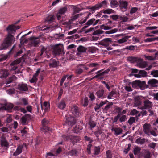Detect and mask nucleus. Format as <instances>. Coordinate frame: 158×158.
<instances>
[{
  "label": "nucleus",
  "mask_w": 158,
  "mask_h": 158,
  "mask_svg": "<svg viewBox=\"0 0 158 158\" xmlns=\"http://www.w3.org/2000/svg\"><path fill=\"white\" fill-rule=\"evenodd\" d=\"M127 60L131 63H140L142 60L141 58L132 56L128 57Z\"/></svg>",
  "instance_id": "ddd939ff"
},
{
  "label": "nucleus",
  "mask_w": 158,
  "mask_h": 158,
  "mask_svg": "<svg viewBox=\"0 0 158 158\" xmlns=\"http://www.w3.org/2000/svg\"><path fill=\"white\" fill-rule=\"evenodd\" d=\"M28 99L27 98H21L19 102H17L16 104L18 105L26 106L28 104Z\"/></svg>",
  "instance_id": "1a4fd4ad"
},
{
  "label": "nucleus",
  "mask_w": 158,
  "mask_h": 158,
  "mask_svg": "<svg viewBox=\"0 0 158 158\" xmlns=\"http://www.w3.org/2000/svg\"><path fill=\"white\" fill-rule=\"evenodd\" d=\"M143 106L140 108L141 110L149 109L152 107V102L148 99L145 100L143 102Z\"/></svg>",
  "instance_id": "39448f33"
},
{
  "label": "nucleus",
  "mask_w": 158,
  "mask_h": 158,
  "mask_svg": "<svg viewBox=\"0 0 158 158\" xmlns=\"http://www.w3.org/2000/svg\"><path fill=\"white\" fill-rule=\"evenodd\" d=\"M144 99V98L142 96H140L135 97V106H138L142 103V100Z\"/></svg>",
  "instance_id": "f8f14e48"
},
{
  "label": "nucleus",
  "mask_w": 158,
  "mask_h": 158,
  "mask_svg": "<svg viewBox=\"0 0 158 158\" xmlns=\"http://www.w3.org/2000/svg\"><path fill=\"white\" fill-rule=\"evenodd\" d=\"M68 155L71 156H75L77 155L78 152L75 150H71L68 152Z\"/></svg>",
  "instance_id": "ea45409f"
},
{
  "label": "nucleus",
  "mask_w": 158,
  "mask_h": 158,
  "mask_svg": "<svg viewBox=\"0 0 158 158\" xmlns=\"http://www.w3.org/2000/svg\"><path fill=\"white\" fill-rule=\"evenodd\" d=\"M65 101L64 100H61L57 104V107L60 109H64L66 106Z\"/></svg>",
  "instance_id": "4be33fe9"
},
{
  "label": "nucleus",
  "mask_w": 158,
  "mask_h": 158,
  "mask_svg": "<svg viewBox=\"0 0 158 158\" xmlns=\"http://www.w3.org/2000/svg\"><path fill=\"white\" fill-rule=\"evenodd\" d=\"M138 10V8L137 7H132L131 8L130 11V13L131 14H132L135 12H136L137 10Z\"/></svg>",
  "instance_id": "69168bd1"
},
{
  "label": "nucleus",
  "mask_w": 158,
  "mask_h": 158,
  "mask_svg": "<svg viewBox=\"0 0 158 158\" xmlns=\"http://www.w3.org/2000/svg\"><path fill=\"white\" fill-rule=\"evenodd\" d=\"M99 21V20H96L94 19H92L88 21L85 25L83 27V28H86L89 26L91 25H93L94 26L95 25L98 23Z\"/></svg>",
  "instance_id": "6e6552de"
},
{
  "label": "nucleus",
  "mask_w": 158,
  "mask_h": 158,
  "mask_svg": "<svg viewBox=\"0 0 158 158\" xmlns=\"http://www.w3.org/2000/svg\"><path fill=\"white\" fill-rule=\"evenodd\" d=\"M71 111L74 115L75 117L79 116V111L78 107L75 106H73L71 107Z\"/></svg>",
  "instance_id": "a211bd4d"
},
{
  "label": "nucleus",
  "mask_w": 158,
  "mask_h": 158,
  "mask_svg": "<svg viewBox=\"0 0 158 158\" xmlns=\"http://www.w3.org/2000/svg\"><path fill=\"white\" fill-rule=\"evenodd\" d=\"M47 48H45L44 47L42 46V48L41 49V53L40 54V56H41L43 53L44 52H45V53L47 55Z\"/></svg>",
  "instance_id": "bf43d9fd"
},
{
  "label": "nucleus",
  "mask_w": 158,
  "mask_h": 158,
  "mask_svg": "<svg viewBox=\"0 0 158 158\" xmlns=\"http://www.w3.org/2000/svg\"><path fill=\"white\" fill-rule=\"evenodd\" d=\"M103 13L105 14H110L114 13V11L112 9L108 8L104 10L103 11Z\"/></svg>",
  "instance_id": "a19ab883"
},
{
  "label": "nucleus",
  "mask_w": 158,
  "mask_h": 158,
  "mask_svg": "<svg viewBox=\"0 0 158 158\" xmlns=\"http://www.w3.org/2000/svg\"><path fill=\"white\" fill-rule=\"evenodd\" d=\"M73 15H74L76 13H79L81 10L80 8L76 6H74L73 8Z\"/></svg>",
  "instance_id": "49530a36"
},
{
  "label": "nucleus",
  "mask_w": 158,
  "mask_h": 158,
  "mask_svg": "<svg viewBox=\"0 0 158 158\" xmlns=\"http://www.w3.org/2000/svg\"><path fill=\"white\" fill-rule=\"evenodd\" d=\"M100 148L99 147H95L94 148V154L97 155L99 154Z\"/></svg>",
  "instance_id": "774afa93"
},
{
  "label": "nucleus",
  "mask_w": 158,
  "mask_h": 158,
  "mask_svg": "<svg viewBox=\"0 0 158 158\" xmlns=\"http://www.w3.org/2000/svg\"><path fill=\"white\" fill-rule=\"evenodd\" d=\"M127 116L125 115H123L119 118V121L121 122H124L127 119Z\"/></svg>",
  "instance_id": "6e6d98bb"
},
{
  "label": "nucleus",
  "mask_w": 158,
  "mask_h": 158,
  "mask_svg": "<svg viewBox=\"0 0 158 158\" xmlns=\"http://www.w3.org/2000/svg\"><path fill=\"white\" fill-rule=\"evenodd\" d=\"M54 19V18L53 15H50L46 18L45 21L48 23H50Z\"/></svg>",
  "instance_id": "4c0bfd02"
},
{
  "label": "nucleus",
  "mask_w": 158,
  "mask_h": 158,
  "mask_svg": "<svg viewBox=\"0 0 158 158\" xmlns=\"http://www.w3.org/2000/svg\"><path fill=\"white\" fill-rule=\"evenodd\" d=\"M49 122L46 119H43L42 122V124L43 126L41 130L42 131H49L50 128L46 126V125L48 124Z\"/></svg>",
  "instance_id": "2eb2a0df"
},
{
  "label": "nucleus",
  "mask_w": 158,
  "mask_h": 158,
  "mask_svg": "<svg viewBox=\"0 0 158 158\" xmlns=\"http://www.w3.org/2000/svg\"><path fill=\"white\" fill-rule=\"evenodd\" d=\"M106 158H112V154L110 151L109 150L107 151L106 152Z\"/></svg>",
  "instance_id": "5fc2aeb1"
},
{
  "label": "nucleus",
  "mask_w": 158,
  "mask_h": 158,
  "mask_svg": "<svg viewBox=\"0 0 158 158\" xmlns=\"http://www.w3.org/2000/svg\"><path fill=\"white\" fill-rule=\"evenodd\" d=\"M23 147L22 145H19L18 146L15 152L14 153L13 155L16 156L21 153L22 152V148Z\"/></svg>",
  "instance_id": "bb28decb"
},
{
  "label": "nucleus",
  "mask_w": 158,
  "mask_h": 158,
  "mask_svg": "<svg viewBox=\"0 0 158 158\" xmlns=\"http://www.w3.org/2000/svg\"><path fill=\"white\" fill-rule=\"evenodd\" d=\"M110 70L109 69H108L103 72L102 70L98 71L97 73L98 74L96 75V76H95L94 77L98 78L99 76H103L105 74H106L110 71Z\"/></svg>",
  "instance_id": "aec40b11"
},
{
  "label": "nucleus",
  "mask_w": 158,
  "mask_h": 158,
  "mask_svg": "<svg viewBox=\"0 0 158 158\" xmlns=\"http://www.w3.org/2000/svg\"><path fill=\"white\" fill-rule=\"evenodd\" d=\"M135 142L138 144H143L145 142V139L144 138L141 139V138H139L136 140Z\"/></svg>",
  "instance_id": "c03bdc74"
},
{
  "label": "nucleus",
  "mask_w": 158,
  "mask_h": 158,
  "mask_svg": "<svg viewBox=\"0 0 158 158\" xmlns=\"http://www.w3.org/2000/svg\"><path fill=\"white\" fill-rule=\"evenodd\" d=\"M151 75L155 77H158V71L157 70H153L151 72Z\"/></svg>",
  "instance_id": "3c124183"
},
{
  "label": "nucleus",
  "mask_w": 158,
  "mask_h": 158,
  "mask_svg": "<svg viewBox=\"0 0 158 158\" xmlns=\"http://www.w3.org/2000/svg\"><path fill=\"white\" fill-rule=\"evenodd\" d=\"M135 121V117H131L128 121V123L130 124L131 125Z\"/></svg>",
  "instance_id": "4d7b16f0"
},
{
  "label": "nucleus",
  "mask_w": 158,
  "mask_h": 158,
  "mask_svg": "<svg viewBox=\"0 0 158 158\" xmlns=\"http://www.w3.org/2000/svg\"><path fill=\"white\" fill-rule=\"evenodd\" d=\"M139 80L135 81L132 83V86L134 88H139Z\"/></svg>",
  "instance_id": "09e8293b"
},
{
  "label": "nucleus",
  "mask_w": 158,
  "mask_h": 158,
  "mask_svg": "<svg viewBox=\"0 0 158 158\" xmlns=\"http://www.w3.org/2000/svg\"><path fill=\"white\" fill-rule=\"evenodd\" d=\"M119 2L120 9L122 10H126L128 5V2L124 0H120Z\"/></svg>",
  "instance_id": "9d476101"
},
{
  "label": "nucleus",
  "mask_w": 158,
  "mask_h": 158,
  "mask_svg": "<svg viewBox=\"0 0 158 158\" xmlns=\"http://www.w3.org/2000/svg\"><path fill=\"white\" fill-rule=\"evenodd\" d=\"M19 28L20 27L18 26H16L14 25L9 26L6 29L8 32L7 35H14L15 33V30Z\"/></svg>",
  "instance_id": "f03ea898"
},
{
  "label": "nucleus",
  "mask_w": 158,
  "mask_h": 158,
  "mask_svg": "<svg viewBox=\"0 0 158 158\" xmlns=\"http://www.w3.org/2000/svg\"><path fill=\"white\" fill-rule=\"evenodd\" d=\"M77 50L80 52H84L86 51L85 48L82 46H80L77 48Z\"/></svg>",
  "instance_id": "8fccbe9b"
},
{
  "label": "nucleus",
  "mask_w": 158,
  "mask_h": 158,
  "mask_svg": "<svg viewBox=\"0 0 158 158\" xmlns=\"http://www.w3.org/2000/svg\"><path fill=\"white\" fill-rule=\"evenodd\" d=\"M99 9L103 6L106 7L107 6V2L106 0H104L100 3L97 4Z\"/></svg>",
  "instance_id": "e433bc0d"
},
{
  "label": "nucleus",
  "mask_w": 158,
  "mask_h": 158,
  "mask_svg": "<svg viewBox=\"0 0 158 158\" xmlns=\"http://www.w3.org/2000/svg\"><path fill=\"white\" fill-rule=\"evenodd\" d=\"M8 74L9 73L6 70H2L0 72V77H6Z\"/></svg>",
  "instance_id": "c85d7f7f"
},
{
  "label": "nucleus",
  "mask_w": 158,
  "mask_h": 158,
  "mask_svg": "<svg viewBox=\"0 0 158 158\" xmlns=\"http://www.w3.org/2000/svg\"><path fill=\"white\" fill-rule=\"evenodd\" d=\"M146 82L144 81H139V88L141 90H144L146 88Z\"/></svg>",
  "instance_id": "7c9ffc66"
},
{
  "label": "nucleus",
  "mask_w": 158,
  "mask_h": 158,
  "mask_svg": "<svg viewBox=\"0 0 158 158\" xmlns=\"http://www.w3.org/2000/svg\"><path fill=\"white\" fill-rule=\"evenodd\" d=\"M112 131L114 132V134L118 135L122 133V129L119 127H113L111 129Z\"/></svg>",
  "instance_id": "393cba45"
},
{
  "label": "nucleus",
  "mask_w": 158,
  "mask_h": 158,
  "mask_svg": "<svg viewBox=\"0 0 158 158\" xmlns=\"http://www.w3.org/2000/svg\"><path fill=\"white\" fill-rule=\"evenodd\" d=\"M104 93V91L103 89L98 90L96 92L97 97L102 98H103L104 97L103 96Z\"/></svg>",
  "instance_id": "473e14b6"
},
{
  "label": "nucleus",
  "mask_w": 158,
  "mask_h": 158,
  "mask_svg": "<svg viewBox=\"0 0 158 158\" xmlns=\"http://www.w3.org/2000/svg\"><path fill=\"white\" fill-rule=\"evenodd\" d=\"M72 16L71 17V19L72 20H74L78 18L79 17L80 15H81V14H78L76 15H73L72 14Z\"/></svg>",
  "instance_id": "e2e57ef3"
},
{
  "label": "nucleus",
  "mask_w": 158,
  "mask_h": 158,
  "mask_svg": "<svg viewBox=\"0 0 158 158\" xmlns=\"http://www.w3.org/2000/svg\"><path fill=\"white\" fill-rule=\"evenodd\" d=\"M89 51L92 53L95 52L97 51V48L95 47H91L89 48Z\"/></svg>",
  "instance_id": "13d9d810"
},
{
  "label": "nucleus",
  "mask_w": 158,
  "mask_h": 158,
  "mask_svg": "<svg viewBox=\"0 0 158 158\" xmlns=\"http://www.w3.org/2000/svg\"><path fill=\"white\" fill-rule=\"evenodd\" d=\"M16 79L17 78L15 76L13 75L7 79L6 81V84H9V83L16 80Z\"/></svg>",
  "instance_id": "f704fd0d"
},
{
  "label": "nucleus",
  "mask_w": 158,
  "mask_h": 158,
  "mask_svg": "<svg viewBox=\"0 0 158 158\" xmlns=\"http://www.w3.org/2000/svg\"><path fill=\"white\" fill-rule=\"evenodd\" d=\"M66 124L68 125L72 126L75 123V120L73 116H69L68 114L66 116Z\"/></svg>",
  "instance_id": "20e7f679"
},
{
  "label": "nucleus",
  "mask_w": 158,
  "mask_h": 158,
  "mask_svg": "<svg viewBox=\"0 0 158 158\" xmlns=\"http://www.w3.org/2000/svg\"><path fill=\"white\" fill-rule=\"evenodd\" d=\"M59 64V62L52 59L50 60L49 63V65L50 68H54L57 67Z\"/></svg>",
  "instance_id": "412c9836"
},
{
  "label": "nucleus",
  "mask_w": 158,
  "mask_h": 158,
  "mask_svg": "<svg viewBox=\"0 0 158 158\" xmlns=\"http://www.w3.org/2000/svg\"><path fill=\"white\" fill-rule=\"evenodd\" d=\"M158 81L156 79H150L148 82V85L150 86H154L156 84L158 83Z\"/></svg>",
  "instance_id": "5701e85b"
},
{
  "label": "nucleus",
  "mask_w": 158,
  "mask_h": 158,
  "mask_svg": "<svg viewBox=\"0 0 158 158\" xmlns=\"http://www.w3.org/2000/svg\"><path fill=\"white\" fill-rule=\"evenodd\" d=\"M142 61L139 64L138 66L139 67L141 68H146L147 65V63L145 62H142Z\"/></svg>",
  "instance_id": "37998d69"
},
{
  "label": "nucleus",
  "mask_w": 158,
  "mask_h": 158,
  "mask_svg": "<svg viewBox=\"0 0 158 158\" xmlns=\"http://www.w3.org/2000/svg\"><path fill=\"white\" fill-rule=\"evenodd\" d=\"M89 124L91 128H94L96 126V124L92 120H90L89 121Z\"/></svg>",
  "instance_id": "0e129e2a"
},
{
  "label": "nucleus",
  "mask_w": 158,
  "mask_h": 158,
  "mask_svg": "<svg viewBox=\"0 0 158 158\" xmlns=\"http://www.w3.org/2000/svg\"><path fill=\"white\" fill-rule=\"evenodd\" d=\"M111 39L110 38H105L100 42V44L105 47L108 46L111 42Z\"/></svg>",
  "instance_id": "9b49d317"
},
{
  "label": "nucleus",
  "mask_w": 158,
  "mask_h": 158,
  "mask_svg": "<svg viewBox=\"0 0 158 158\" xmlns=\"http://www.w3.org/2000/svg\"><path fill=\"white\" fill-rule=\"evenodd\" d=\"M88 66L89 67H94V68L90 71L91 72H93L95 70H97L98 69L99 67V64L97 63H91L89 64Z\"/></svg>",
  "instance_id": "b1692460"
},
{
  "label": "nucleus",
  "mask_w": 158,
  "mask_h": 158,
  "mask_svg": "<svg viewBox=\"0 0 158 158\" xmlns=\"http://www.w3.org/2000/svg\"><path fill=\"white\" fill-rule=\"evenodd\" d=\"M81 15L82 16V18H83V20H82L80 21L79 23L80 24H82L84 23H85L87 19L88 18L89 15L90 14L88 12H85L84 13H81Z\"/></svg>",
  "instance_id": "dca6fc26"
},
{
  "label": "nucleus",
  "mask_w": 158,
  "mask_h": 158,
  "mask_svg": "<svg viewBox=\"0 0 158 158\" xmlns=\"http://www.w3.org/2000/svg\"><path fill=\"white\" fill-rule=\"evenodd\" d=\"M18 89L21 90L26 91L28 90V88L26 85L24 84H19L18 85Z\"/></svg>",
  "instance_id": "2f4dec72"
},
{
  "label": "nucleus",
  "mask_w": 158,
  "mask_h": 158,
  "mask_svg": "<svg viewBox=\"0 0 158 158\" xmlns=\"http://www.w3.org/2000/svg\"><path fill=\"white\" fill-rule=\"evenodd\" d=\"M100 28L105 30H108L111 29V27L110 26H107L106 25L103 24L100 26Z\"/></svg>",
  "instance_id": "603ef678"
},
{
  "label": "nucleus",
  "mask_w": 158,
  "mask_h": 158,
  "mask_svg": "<svg viewBox=\"0 0 158 158\" xmlns=\"http://www.w3.org/2000/svg\"><path fill=\"white\" fill-rule=\"evenodd\" d=\"M13 107V105L12 104L8 103L6 104L4 107V109L8 112H10Z\"/></svg>",
  "instance_id": "cd10ccee"
},
{
  "label": "nucleus",
  "mask_w": 158,
  "mask_h": 158,
  "mask_svg": "<svg viewBox=\"0 0 158 158\" xmlns=\"http://www.w3.org/2000/svg\"><path fill=\"white\" fill-rule=\"evenodd\" d=\"M147 75V73L143 70H140L138 74H134V76L137 78H141L145 77Z\"/></svg>",
  "instance_id": "6ab92c4d"
},
{
  "label": "nucleus",
  "mask_w": 158,
  "mask_h": 158,
  "mask_svg": "<svg viewBox=\"0 0 158 158\" xmlns=\"http://www.w3.org/2000/svg\"><path fill=\"white\" fill-rule=\"evenodd\" d=\"M131 37L130 36H126L120 39L117 41V43L119 44H122L127 41L128 39Z\"/></svg>",
  "instance_id": "a878e982"
},
{
  "label": "nucleus",
  "mask_w": 158,
  "mask_h": 158,
  "mask_svg": "<svg viewBox=\"0 0 158 158\" xmlns=\"http://www.w3.org/2000/svg\"><path fill=\"white\" fill-rule=\"evenodd\" d=\"M1 145L4 147H7L8 146V143L6 140L4 136L2 135L1 137Z\"/></svg>",
  "instance_id": "c756f323"
},
{
  "label": "nucleus",
  "mask_w": 158,
  "mask_h": 158,
  "mask_svg": "<svg viewBox=\"0 0 158 158\" xmlns=\"http://www.w3.org/2000/svg\"><path fill=\"white\" fill-rule=\"evenodd\" d=\"M63 138L66 140H72V138L73 139H76V137H73L72 135H70L69 136H67L66 135H64L63 136Z\"/></svg>",
  "instance_id": "de8ad7c7"
},
{
  "label": "nucleus",
  "mask_w": 158,
  "mask_h": 158,
  "mask_svg": "<svg viewBox=\"0 0 158 158\" xmlns=\"http://www.w3.org/2000/svg\"><path fill=\"white\" fill-rule=\"evenodd\" d=\"M67 10V8L66 7H64L61 8L58 11V14L60 15H64Z\"/></svg>",
  "instance_id": "58836bf2"
},
{
  "label": "nucleus",
  "mask_w": 158,
  "mask_h": 158,
  "mask_svg": "<svg viewBox=\"0 0 158 158\" xmlns=\"http://www.w3.org/2000/svg\"><path fill=\"white\" fill-rule=\"evenodd\" d=\"M141 149L138 147H136L134 150V153L135 155H138L140 153Z\"/></svg>",
  "instance_id": "a18cd8bd"
},
{
  "label": "nucleus",
  "mask_w": 158,
  "mask_h": 158,
  "mask_svg": "<svg viewBox=\"0 0 158 158\" xmlns=\"http://www.w3.org/2000/svg\"><path fill=\"white\" fill-rule=\"evenodd\" d=\"M116 93L114 91H112L111 92L109 93V94L107 96V98L108 99H110Z\"/></svg>",
  "instance_id": "680f3d73"
},
{
  "label": "nucleus",
  "mask_w": 158,
  "mask_h": 158,
  "mask_svg": "<svg viewBox=\"0 0 158 158\" xmlns=\"http://www.w3.org/2000/svg\"><path fill=\"white\" fill-rule=\"evenodd\" d=\"M63 46L60 44L56 45L52 51L53 53L55 55H60L62 52Z\"/></svg>",
  "instance_id": "7ed1b4c3"
},
{
  "label": "nucleus",
  "mask_w": 158,
  "mask_h": 158,
  "mask_svg": "<svg viewBox=\"0 0 158 158\" xmlns=\"http://www.w3.org/2000/svg\"><path fill=\"white\" fill-rule=\"evenodd\" d=\"M150 125L147 123L145 124L143 126V131L145 133L148 135H150Z\"/></svg>",
  "instance_id": "f3484780"
},
{
  "label": "nucleus",
  "mask_w": 158,
  "mask_h": 158,
  "mask_svg": "<svg viewBox=\"0 0 158 158\" xmlns=\"http://www.w3.org/2000/svg\"><path fill=\"white\" fill-rule=\"evenodd\" d=\"M30 40L31 41L29 42V44L31 46L35 47L40 42L38 38H35L34 36L31 37Z\"/></svg>",
  "instance_id": "0eeeda50"
},
{
  "label": "nucleus",
  "mask_w": 158,
  "mask_h": 158,
  "mask_svg": "<svg viewBox=\"0 0 158 158\" xmlns=\"http://www.w3.org/2000/svg\"><path fill=\"white\" fill-rule=\"evenodd\" d=\"M130 113L131 115H135L138 114V117H139L140 116L139 111L134 109L131 110Z\"/></svg>",
  "instance_id": "c9c22d12"
},
{
  "label": "nucleus",
  "mask_w": 158,
  "mask_h": 158,
  "mask_svg": "<svg viewBox=\"0 0 158 158\" xmlns=\"http://www.w3.org/2000/svg\"><path fill=\"white\" fill-rule=\"evenodd\" d=\"M144 158H151L150 153L149 152H145L144 155Z\"/></svg>",
  "instance_id": "052dcab7"
},
{
  "label": "nucleus",
  "mask_w": 158,
  "mask_h": 158,
  "mask_svg": "<svg viewBox=\"0 0 158 158\" xmlns=\"http://www.w3.org/2000/svg\"><path fill=\"white\" fill-rule=\"evenodd\" d=\"M21 61L20 59H17L12 62L10 64L11 70H15L17 68V64H18Z\"/></svg>",
  "instance_id": "4468645a"
},
{
  "label": "nucleus",
  "mask_w": 158,
  "mask_h": 158,
  "mask_svg": "<svg viewBox=\"0 0 158 158\" xmlns=\"http://www.w3.org/2000/svg\"><path fill=\"white\" fill-rule=\"evenodd\" d=\"M30 115L26 114L22 117L20 120V122L23 125H24L28 123V121L31 119Z\"/></svg>",
  "instance_id": "423d86ee"
},
{
  "label": "nucleus",
  "mask_w": 158,
  "mask_h": 158,
  "mask_svg": "<svg viewBox=\"0 0 158 158\" xmlns=\"http://www.w3.org/2000/svg\"><path fill=\"white\" fill-rule=\"evenodd\" d=\"M103 32L104 31L101 30H97L93 32V35H98L102 34Z\"/></svg>",
  "instance_id": "864d4df0"
},
{
  "label": "nucleus",
  "mask_w": 158,
  "mask_h": 158,
  "mask_svg": "<svg viewBox=\"0 0 158 158\" xmlns=\"http://www.w3.org/2000/svg\"><path fill=\"white\" fill-rule=\"evenodd\" d=\"M15 39L13 35L7 34L3 42L0 47V50H2L7 49L14 43L15 41Z\"/></svg>",
  "instance_id": "f257e3e1"
},
{
  "label": "nucleus",
  "mask_w": 158,
  "mask_h": 158,
  "mask_svg": "<svg viewBox=\"0 0 158 158\" xmlns=\"http://www.w3.org/2000/svg\"><path fill=\"white\" fill-rule=\"evenodd\" d=\"M28 130V128L27 127H24L23 129L21 130V135L22 136H23L27 134Z\"/></svg>",
  "instance_id": "79ce46f5"
},
{
  "label": "nucleus",
  "mask_w": 158,
  "mask_h": 158,
  "mask_svg": "<svg viewBox=\"0 0 158 158\" xmlns=\"http://www.w3.org/2000/svg\"><path fill=\"white\" fill-rule=\"evenodd\" d=\"M118 3L116 0H111L110 2V5L112 8H114L118 6Z\"/></svg>",
  "instance_id": "72a5a7b5"
},
{
  "label": "nucleus",
  "mask_w": 158,
  "mask_h": 158,
  "mask_svg": "<svg viewBox=\"0 0 158 158\" xmlns=\"http://www.w3.org/2000/svg\"><path fill=\"white\" fill-rule=\"evenodd\" d=\"M144 57L147 60H153L155 59V57L152 56H148L145 55Z\"/></svg>",
  "instance_id": "338daca9"
}]
</instances>
